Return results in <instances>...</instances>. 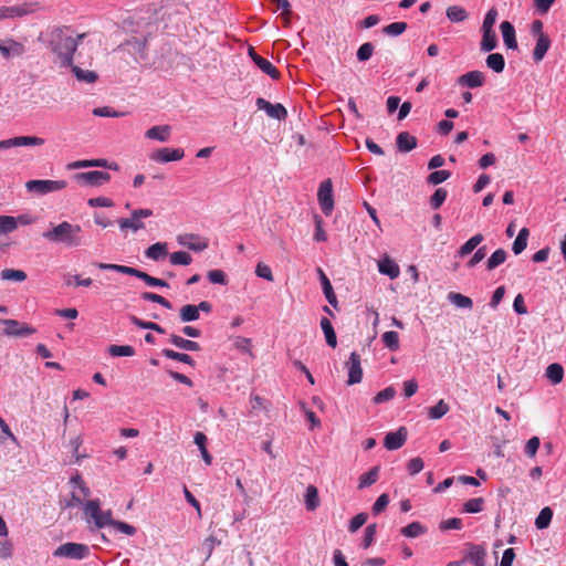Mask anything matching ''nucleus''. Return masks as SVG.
<instances>
[{
    "instance_id": "64",
    "label": "nucleus",
    "mask_w": 566,
    "mask_h": 566,
    "mask_svg": "<svg viewBox=\"0 0 566 566\" xmlns=\"http://www.w3.org/2000/svg\"><path fill=\"white\" fill-rule=\"evenodd\" d=\"M207 276H208L209 281L213 284H221V285L228 284L227 275L222 270H210L207 273Z\"/></svg>"
},
{
    "instance_id": "46",
    "label": "nucleus",
    "mask_w": 566,
    "mask_h": 566,
    "mask_svg": "<svg viewBox=\"0 0 566 566\" xmlns=\"http://www.w3.org/2000/svg\"><path fill=\"white\" fill-rule=\"evenodd\" d=\"M130 322L139 327V328H143V329H150V331H155L159 334H165L166 331L165 328H163L160 325H158L157 323H154V322H146V321H143L140 318H138L137 316L135 315H132L130 316Z\"/></svg>"
},
{
    "instance_id": "4",
    "label": "nucleus",
    "mask_w": 566,
    "mask_h": 566,
    "mask_svg": "<svg viewBox=\"0 0 566 566\" xmlns=\"http://www.w3.org/2000/svg\"><path fill=\"white\" fill-rule=\"evenodd\" d=\"M66 186L67 182L65 180H29L25 184V188L29 192L41 196L62 190Z\"/></svg>"
},
{
    "instance_id": "39",
    "label": "nucleus",
    "mask_w": 566,
    "mask_h": 566,
    "mask_svg": "<svg viewBox=\"0 0 566 566\" xmlns=\"http://www.w3.org/2000/svg\"><path fill=\"white\" fill-rule=\"evenodd\" d=\"M161 354L166 358H169V359H172V360H177V361L190 365L192 367L195 366V360L188 354L175 352V350L168 349V348L163 349Z\"/></svg>"
},
{
    "instance_id": "41",
    "label": "nucleus",
    "mask_w": 566,
    "mask_h": 566,
    "mask_svg": "<svg viewBox=\"0 0 566 566\" xmlns=\"http://www.w3.org/2000/svg\"><path fill=\"white\" fill-rule=\"evenodd\" d=\"M85 167L112 168V166H107L106 159L77 160V161L69 164V166H67L69 169H77V168H85Z\"/></svg>"
},
{
    "instance_id": "1",
    "label": "nucleus",
    "mask_w": 566,
    "mask_h": 566,
    "mask_svg": "<svg viewBox=\"0 0 566 566\" xmlns=\"http://www.w3.org/2000/svg\"><path fill=\"white\" fill-rule=\"evenodd\" d=\"M81 227L63 221L52 229L43 232V238L50 242L64 244L67 248H75L81 244Z\"/></svg>"
},
{
    "instance_id": "37",
    "label": "nucleus",
    "mask_w": 566,
    "mask_h": 566,
    "mask_svg": "<svg viewBox=\"0 0 566 566\" xmlns=\"http://www.w3.org/2000/svg\"><path fill=\"white\" fill-rule=\"evenodd\" d=\"M305 505L308 511H314L319 505V497H318V491L317 488L314 485H308L306 488L305 493Z\"/></svg>"
},
{
    "instance_id": "53",
    "label": "nucleus",
    "mask_w": 566,
    "mask_h": 566,
    "mask_svg": "<svg viewBox=\"0 0 566 566\" xmlns=\"http://www.w3.org/2000/svg\"><path fill=\"white\" fill-rule=\"evenodd\" d=\"M140 297L144 301H149V302L158 303L161 306H164L165 308H168V310L172 308L171 303L168 300H166L165 297H163L161 295H159V294L151 293V292H144V293H142Z\"/></svg>"
},
{
    "instance_id": "58",
    "label": "nucleus",
    "mask_w": 566,
    "mask_h": 566,
    "mask_svg": "<svg viewBox=\"0 0 566 566\" xmlns=\"http://www.w3.org/2000/svg\"><path fill=\"white\" fill-rule=\"evenodd\" d=\"M450 176L451 172L449 170H436L428 176L427 182L436 186L449 179Z\"/></svg>"
},
{
    "instance_id": "24",
    "label": "nucleus",
    "mask_w": 566,
    "mask_h": 566,
    "mask_svg": "<svg viewBox=\"0 0 566 566\" xmlns=\"http://www.w3.org/2000/svg\"><path fill=\"white\" fill-rule=\"evenodd\" d=\"M378 270L381 274L388 275L392 280L397 279L400 274L398 264L388 256L378 262Z\"/></svg>"
},
{
    "instance_id": "15",
    "label": "nucleus",
    "mask_w": 566,
    "mask_h": 566,
    "mask_svg": "<svg viewBox=\"0 0 566 566\" xmlns=\"http://www.w3.org/2000/svg\"><path fill=\"white\" fill-rule=\"evenodd\" d=\"M178 243L196 252L203 251L208 248V241L193 233L179 235Z\"/></svg>"
},
{
    "instance_id": "30",
    "label": "nucleus",
    "mask_w": 566,
    "mask_h": 566,
    "mask_svg": "<svg viewBox=\"0 0 566 566\" xmlns=\"http://www.w3.org/2000/svg\"><path fill=\"white\" fill-rule=\"evenodd\" d=\"M497 45V38L494 30H482L481 50L491 52Z\"/></svg>"
},
{
    "instance_id": "10",
    "label": "nucleus",
    "mask_w": 566,
    "mask_h": 566,
    "mask_svg": "<svg viewBox=\"0 0 566 566\" xmlns=\"http://www.w3.org/2000/svg\"><path fill=\"white\" fill-rule=\"evenodd\" d=\"M74 179L88 186H102L109 181L111 175L106 171L93 170L75 174Z\"/></svg>"
},
{
    "instance_id": "40",
    "label": "nucleus",
    "mask_w": 566,
    "mask_h": 566,
    "mask_svg": "<svg viewBox=\"0 0 566 566\" xmlns=\"http://www.w3.org/2000/svg\"><path fill=\"white\" fill-rule=\"evenodd\" d=\"M507 253L504 249L495 250L486 261V270L492 271L506 260Z\"/></svg>"
},
{
    "instance_id": "62",
    "label": "nucleus",
    "mask_w": 566,
    "mask_h": 566,
    "mask_svg": "<svg viewBox=\"0 0 566 566\" xmlns=\"http://www.w3.org/2000/svg\"><path fill=\"white\" fill-rule=\"evenodd\" d=\"M374 44L370 42H366L359 46L357 50V60L360 62H365L369 60L374 53Z\"/></svg>"
},
{
    "instance_id": "57",
    "label": "nucleus",
    "mask_w": 566,
    "mask_h": 566,
    "mask_svg": "<svg viewBox=\"0 0 566 566\" xmlns=\"http://www.w3.org/2000/svg\"><path fill=\"white\" fill-rule=\"evenodd\" d=\"M377 533V524H369L364 532V537L361 542L363 548H368L375 541V536Z\"/></svg>"
},
{
    "instance_id": "26",
    "label": "nucleus",
    "mask_w": 566,
    "mask_h": 566,
    "mask_svg": "<svg viewBox=\"0 0 566 566\" xmlns=\"http://www.w3.org/2000/svg\"><path fill=\"white\" fill-rule=\"evenodd\" d=\"M170 126L169 125H158L150 127L145 136L149 139H156L159 142H167L170 136Z\"/></svg>"
},
{
    "instance_id": "6",
    "label": "nucleus",
    "mask_w": 566,
    "mask_h": 566,
    "mask_svg": "<svg viewBox=\"0 0 566 566\" xmlns=\"http://www.w3.org/2000/svg\"><path fill=\"white\" fill-rule=\"evenodd\" d=\"M55 557L83 559L90 555V548L85 544L67 542L60 545L53 553Z\"/></svg>"
},
{
    "instance_id": "60",
    "label": "nucleus",
    "mask_w": 566,
    "mask_h": 566,
    "mask_svg": "<svg viewBox=\"0 0 566 566\" xmlns=\"http://www.w3.org/2000/svg\"><path fill=\"white\" fill-rule=\"evenodd\" d=\"M10 42L12 44L11 48L0 44V53L4 57H9L11 55V53L17 54V55H20L23 53L24 48L21 43H18L14 40H10Z\"/></svg>"
},
{
    "instance_id": "22",
    "label": "nucleus",
    "mask_w": 566,
    "mask_h": 566,
    "mask_svg": "<svg viewBox=\"0 0 566 566\" xmlns=\"http://www.w3.org/2000/svg\"><path fill=\"white\" fill-rule=\"evenodd\" d=\"M551 48V39L546 33H541L539 38L536 40V45L533 51V60L538 63L541 62L548 49Z\"/></svg>"
},
{
    "instance_id": "18",
    "label": "nucleus",
    "mask_w": 566,
    "mask_h": 566,
    "mask_svg": "<svg viewBox=\"0 0 566 566\" xmlns=\"http://www.w3.org/2000/svg\"><path fill=\"white\" fill-rule=\"evenodd\" d=\"M469 552L465 555V560H470L474 566H485L486 552L484 547L475 544H467Z\"/></svg>"
},
{
    "instance_id": "5",
    "label": "nucleus",
    "mask_w": 566,
    "mask_h": 566,
    "mask_svg": "<svg viewBox=\"0 0 566 566\" xmlns=\"http://www.w3.org/2000/svg\"><path fill=\"white\" fill-rule=\"evenodd\" d=\"M153 216V210L150 209H136L132 212L130 218H120L117 220V223L122 231H126L128 229L134 232L138 230L145 229V223L142 221L144 218H148Z\"/></svg>"
},
{
    "instance_id": "8",
    "label": "nucleus",
    "mask_w": 566,
    "mask_h": 566,
    "mask_svg": "<svg viewBox=\"0 0 566 566\" xmlns=\"http://www.w3.org/2000/svg\"><path fill=\"white\" fill-rule=\"evenodd\" d=\"M0 324H3L6 328L3 334L8 336H29L35 333V329L28 324L20 323L17 319L1 318Z\"/></svg>"
},
{
    "instance_id": "48",
    "label": "nucleus",
    "mask_w": 566,
    "mask_h": 566,
    "mask_svg": "<svg viewBox=\"0 0 566 566\" xmlns=\"http://www.w3.org/2000/svg\"><path fill=\"white\" fill-rule=\"evenodd\" d=\"M1 280L22 282L27 279V273L22 270L4 269L0 273Z\"/></svg>"
},
{
    "instance_id": "29",
    "label": "nucleus",
    "mask_w": 566,
    "mask_h": 566,
    "mask_svg": "<svg viewBox=\"0 0 566 566\" xmlns=\"http://www.w3.org/2000/svg\"><path fill=\"white\" fill-rule=\"evenodd\" d=\"M17 230V220L11 216H0V235L8 234ZM9 247V243L0 242V250Z\"/></svg>"
},
{
    "instance_id": "43",
    "label": "nucleus",
    "mask_w": 566,
    "mask_h": 566,
    "mask_svg": "<svg viewBox=\"0 0 566 566\" xmlns=\"http://www.w3.org/2000/svg\"><path fill=\"white\" fill-rule=\"evenodd\" d=\"M446 14L451 22H462L468 18V12L460 6L449 7Z\"/></svg>"
},
{
    "instance_id": "14",
    "label": "nucleus",
    "mask_w": 566,
    "mask_h": 566,
    "mask_svg": "<svg viewBox=\"0 0 566 566\" xmlns=\"http://www.w3.org/2000/svg\"><path fill=\"white\" fill-rule=\"evenodd\" d=\"M249 55L262 72L268 74L273 80L280 78L281 73L279 70L269 60L259 55L253 48L249 49Z\"/></svg>"
},
{
    "instance_id": "34",
    "label": "nucleus",
    "mask_w": 566,
    "mask_h": 566,
    "mask_svg": "<svg viewBox=\"0 0 566 566\" xmlns=\"http://www.w3.org/2000/svg\"><path fill=\"white\" fill-rule=\"evenodd\" d=\"M485 62H486L488 67L491 69L492 71H494L495 73L503 72V70L505 67V60L501 53L489 54Z\"/></svg>"
},
{
    "instance_id": "35",
    "label": "nucleus",
    "mask_w": 566,
    "mask_h": 566,
    "mask_svg": "<svg viewBox=\"0 0 566 566\" xmlns=\"http://www.w3.org/2000/svg\"><path fill=\"white\" fill-rule=\"evenodd\" d=\"M179 317L181 322H193L200 317V313L198 312V307L193 304H186L179 311Z\"/></svg>"
},
{
    "instance_id": "56",
    "label": "nucleus",
    "mask_w": 566,
    "mask_h": 566,
    "mask_svg": "<svg viewBox=\"0 0 566 566\" xmlns=\"http://www.w3.org/2000/svg\"><path fill=\"white\" fill-rule=\"evenodd\" d=\"M191 261V255L185 251H177L170 254V262L174 265H189Z\"/></svg>"
},
{
    "instance_id": "31",
    "label": "nucleus",
    "mask_w": 566,
    "mask_h": 566,
    "mask_svg": "<svg viewBox=\"0 0 566 566\" xmlns=\"http://www.w3.org/2000/svg\"><path fill=\"white\" fill-rule=\"evenodd\" d=\"M321 327L324 332L327 345L332 348H335L337 346V336L331 321L326 317H323L321 319Z\"/></svg>"
},
{
    "instance_id": "9",
    "label": "nucleus",
    "mask_w": 566,
    "mask_h": 566,
    "mask_svg": "<svg viewBox=\"0 0 566 566\" xmlns=\"http://www.w3.org/2000/svg\"><path fill=\"white\" fill-rule=\"evenodd\" d=\"M345 366L348 370L347 385L352 386L359 384L363 379L360 355L356 352H353L349 356V359L345 363Z\"/></svg>"
},
{
    "instance_id": "45",
    "label": "nucleus",
    "mask_w": 566,
    "mask_h": 566,
    "mask_svg": "<svg viewBox=\"0 0 566 566\" xmlns=\"http://www.w3.org/2000/svg\"><path fill=\"white\" fill-rule=\"evenodd\" d=\"M450 302L460 308H472L473 302L469 296L460 293L450 292L448 295Z\"/></svg>"
},
{
    "instance_id": "61",
    "label": "nucleus",
    "mask_w": 566,
    "mask_h": 566,
    "mask_svg": "<svg viewBox=\"0 0 566 566\" xmlns=\"http://www.w3.org/2000/svg\"><path fill=\"white\" fill-rule=\"evenodd\" d=\"M367 518H368L367 513H364V512L358 513L349 521L348 531L350 533L357 532L367 522Z\"/></svg>"
},
{
    "instance_id": "20",
    "label": "nucleus",
    "mask_w": 566,
    "mask_h": 566,
    "mask_svg": "<svg viewBox=\"0 0 566 566\" xmlns=\"http://www.w3.org/2000/svg\"><path fill=\"white\" fill-rule=\"evenodd\" d=\"M500 30L503 36L504 44L507 49L516 50L517 41L515 35V29L513 24L509 21H503L500 25Z\"/></svg>"
},
{
    "instance_id": "2",
    "label": "nucleus",
    "mask_w": 566,
    "mask_h": 566,
    "mask_svg": "<svg viewBox=\"0 0 566 566\" xmlns=\"http://www.w3.org/2000/svg\"><path fill=\"white\" fill-rule=\"evenodd\" d=\"M67 28H59L54 32L51 42L53 52L59 56L62 66H72L73 55L77 49V40L66 35L64 31Z\"/></svg>"
},
{
    "instance_id": "36",
    "label": "nucleus",
    "mask_w": 566,
    "mask_h": 566,
    "mask_svg": "<svg viewBox=\"0 0 566 566\" xmlns=\"http://www.w3.org/2000/svg\"><path fill=\"white\" fill-rule=\"evenodd\" d=\"M530 231L527 228H522L513 242L512 250L517 255L521 254L527 247V239Z\"/></svg>"
},
{
    "instance_id": "42",
    "label": "nucleus",
    "mask_w": 566,
    "mask_h": 566,
    "mask_svg": "<svg viewBox=\"0 0 566 566\" xmlns=\"http://www.w3.org/2000/svg\"><path fill=\"white\" fill-rule=\"evenodd\" d=\"M72 72L80 82L94 83L98 75L94 71H84L77 65L72 64Z\"/></svg>"
},
{
    "instance_id": "55",
    "label": "nucleus",
    "mask_w": 566,
    "mask_h": 566,
    "mask_svg": "<svg viewBox=\"0 0 566 566\" xmlns=\"http://www.w3.org/2000/svg\"><path fill=\"white\" fill-rule=\"evenodd\" d=\"M406 22H392L382 29V32L390 36H397L402 34L407 30Z\"/></svg>"
},
{
    "instance_id": "3",
    "label": "nucleus",
    "mask_w": 566,
    "mask_h": 566,
    "mask_svg": "<svg viewBox=\"0 0 566 566\" xmlns=\"http://www.w3.org/2000/svg\"><path fill=\"white\" fill-rule=\"evenodd\" d=\"M84 514L86 517L93 520V522L97 528H103L105 526L113 527V525L116 521V520H113L111 510H107V511L101 510V501L98 499L88 500L87 502H85Z\"/></svg>"
},
{
    "instance_id": "19",
    "label": "nucleus",
    "mask_w": 566,
    "mask_h": 566,
    "mask_svg": "<svg viewBox=\"0 0 566 566\" xmlns=\"http://www.w3.org/2000/svg\"><path fill=\"white\" fill-rule=\"evenodd\" d=\"M317 273L319 276L321 284H322L323 293H324L327 302L333 307L337 308V304H338L337 297H336V294L334 292V289L332 286L329 279L326 276V274L324 273V271L321 268L317 269Z\"/></svg>"
},
{
    "instance_id": "28",
    "label": "nucleus",
    "mask_w": 566,
    "mask_h": 566,
    "mask_svg": "<svg viewBox=\"0 0 566 566\" xmlns=\"http://www.w3.org/2000/svg\"><path fill=\"white\" fill-rule=\"evenodd\" d=\"M379 465L373 467L368 472L359 476L358 489L363 490L375 484L379 478Z\"/></svg>"
},
{
    "instance_id": "12",
    "label": "nucleus",
    "mask_w": 566,
    "mask_h": 566,
    "mask_svg": "<svg viewBox=\"0 0 566 566\" xmlns=\"http://www.w3.org/2000/svg\"><path fill=\"white\" fill-rule=\"evenodd\" d=\"M44 139L36 136H18L4 140H0V149H9L11 147L21 146H41Z\"/></svg>"
},
{
    "instance_id": "33",
    "label": "nucleus",
    "mask_w": 566,
    "mask_h": 566,
    "mask_svg": "<svg viewBox=\"0 0 566 566\" xmlns=\"http://www.w3.org/2000/svg\"><path fill=\"white\" fill-rule=\"evenodd\" d=\"M545 375L553 385H557L562 382L564 378V368L560 364L553 363L546 368Z\"/></svg>"
},
{
    "instance_id": "23",
    "label": "nucleus",
    "mask_w": 566,
    "mask_h": 566,
    "mask_svg": "<svg viewBox=\"0 0 566 566\" xmlns=\"http://www.w3.org/2000/svg\"><path fill=\"white\" fill-rule=\"evenodd\" d=\"M29 13H31V9L29 8V4L2 7V8H0V20L17 18V17H24Z\"/></svg>"
},
{
    "instance_id": "59",
    "label": "nucleus",
    "mask_w": 566,
    "mask_h": 566,
    "mask_svg": "<svg viewBox=\"0 0 566 566\" xmlns=\"http://www.w3.org/2000/svg\"><path fill=\"white\" fill-rule=\"evenodd\" d=\"M138 279L144 281L148 286H160V287L169 286V284L166 281H164L161 279L154 277L144 271H140Z\"/></svg>"
},
{
    "instance_id": "44",
    "label": "nucleus",
    "mask_w": 566,
    "mask_h": 566,
    "mask_svg": "<svg viewBox=\"0 0 566 566\" xmlns=\"http://www.w3.org/2000/svg\"><path fill=\"white\" fill-rule=\"evenodd\" d=\"M552 517H553V511L551 507L546 506V507L542 509L535 520V526L538 530H544V528L548 527L551 524Z\"/></svg>"
},
{
    "instance_id": "7",
    "label": "nucleus",
    "mask_w": 566,
    "mask_h": 566,
    "mask_svg": "<svg viewBox=\"0 0 566 566\" xmlns=\"http://www.w3.org/2000/svg\"><path fill=\"white\" fill-rule=\"evenodd\" d=\"M317 198L322 212L325 216H329L334 209L333 186L331 179H326L321 184Z\"/></svg>"
},
{
    "instance_id": "16",
    "label": "nucleus",
    "mask_w": 566,
    "mask_h": 566,
    "mask_svg": "<svg viewBox=\"0 0 566 566\" xmlns=\"http://www.w3.org/2000/svg\"><path fill=\"white\" fill-rule=\"evenodd\" d=\"M185 151L181 148H161L153 154L151 159L159 163H169L182 159Z\"/></svg>"
},
{
    "instance_id": "27",
    "label": "nucleus",
    "mask_w": 566,
    "mask_h": 566,
    "mask_svg": "<svg viewBox=\"0 0 566 566\" xmlns=\"http://www.w3.org/2000/svg\"><path fill=\"white\" fill-rule=\"evenodd\" d=\"M169 342L172 345H175L176 347H178L180 349H185V350L198 352L201 349L199 343L190 340V339H186L176 334L170 335Z\"/></svg>"
},
{
    "instance_id": "54",
    "label": "nucleus",
    "mask_w": 566,
    "mask_h": 566,
    "mask_svg": "<svg viewBox=\"0 0 566 566\" xmlns=\"http://www.w3.org/2000/svg\"><path fill=\"white\" fill-rule=\"evenodd\" d=\"M448 192L444 188H438L430 197V206L432 209H439L446 201Z\"/></svg>"
},
{
    "instance_id": "52",
    "label": "nucleus",
    "mask_w": 566,
    "mask_h": 566,
    "mask_svg": "<svg viewBox=\"0 0 566 566\" xmlns=\"http://www.w3.org/2000/svg\"><path fill=\"white\" fill-rule=\"evenodd\" d=\"M396 396V389L392 386H389L382 390H380L374 398L373 401L376 405L387 402L394 399Z\"/></svg>"
},
{
    "instance_id": "63",
    "label": "nucleus",
    "mask_w": 566,
    "mask_h": 566,
    "mask_svg": "<svg viewBox=\"0 0 566 566\" xmlns=\"http://www.w3.org/2000/svg\"><path fill=\"white\" fill-rule=\"evenodd\" d=\"M389 495L387 493H382L377 500L376 502L374 503L373 507H371V512L374 515H378L380 514L381 512H384L386 510V507L388 506L389 504Z\"/></svg>"
},
{
    "instance_id": "38",
    "label": "nucleus",
    "mask_w": 566,
    "mask_h": 566,
    "mask_svg": "<svg viewBox=\"0 0 566 566\" xmlns=\"http://www.w3.org/2000/svg\"><path fill=\"white\" fill-rule=\"evenodd\" d=\"M426 532H427V528L420 522H412L400 530V533L403 536L410 537V538H415L420 535H423Z\"/></svg>"
},
{
    "instance_id": "17",
    "label": "nucleus",
    "mask_w": 566,
    "mask_h": 566,
    "mask_svg": "<svg viewBox=\"0 0 566 566\" xmlns=\"http://www.w3.org/2000/svg\"><path fill=\"white\" fill-rule=\"evenodd\" d=\"M485 75L481 71H470L458 78V83L469 88L481 87L484 85Z\"/></svg>"
},
{
    "instance_id": "49",
    "label": "nucleus",
    "mask_w": 566,
    "mask_h": 566,
    "mask_svg": "<svg viewBox=\"0 0 566 566\" xmlns=\"http://www.w3.org/2000/svg\"><path fill=\"white\" fill-rule=\"evenodd\" d=\"M484 507V499L483 497H474L467 501L462 506L463 513H479L483 511Z\"/></svg>"
},
{
    "instance_id": "25",
    "label": "nucleus",
    "mask_w": 566,
    "mask_h": 566,
    "mask_svg": "<svg viewBox=\"0 0 566 566\" xmlns=\"http://www.w3.org/2000/svg\"><path fill=\"white\" fill-rule=\"evenodd\" d=\"M167 254H168V249H167L166 242L154 243L149 248H147L145 251L146 258L154 260V261L163 260L167 256Z\"/></svg>"
},
{
    "instance_id": "32",
    "label": "nucleus",
    "mask_w": 566,
    "mask_h": 566,
    "mask_svg": "<svg viewBox=\"0 0 566 566\" xmlns=\"http://www.w3.org/2000/svg\"><path fill=\"white\" fill-rule=\"evenodd\" d=\"M195 443L198 446L202 460L207 465H210L212 463V455L207 450L206 443H207V437L205 433L198 431L195 434Z\"/></svg>"
},
{
    "instance_id": "11",
    "label": "nucleus",
    "mask_w": 566,
    "mask_h": 566,
    "mask_svg": "<svg viewBox=\"0 0 566 566\" xmlns=\"http://www.w3.org/2000/svg\"><path fill=\"white\" fill-rule=\"evenodd\" d=\"M255 104L259 109L265 111L268 116H270L272 118H275L279 120H285L287 117L286 108L280 103L272 104L269 101H266L265 98L259 97V98H256Z\"/></svg>"
},
{
    "instance_id": "13",
    "label": "nucleus",
    "mask_w": 566,
    "mask_h": 566,
    "mask_svg": "<svg viewBox=\"0 0 566 566\" xmlns=\"http://www.w3.org/2000/svg\"><path fill=\"white\" fill-rule=\"evenodd\" d=\"M407 438V428L400 427L397 431H391L386 434L384 439V447L388 450H398L405 444Z\"/></svg>"
},
{
    "instance_id": "47",
    "label": "nucleus",
    "mask_w": 566,
    "mask_h": 566,
    "mask_svg": "<svg viewBox=\"0 0 566 566\" xmlns=\"http://www.w3.org/2000/svg\"><path fill=\"white\" fill-rule=\"evenodd\" d=\"M382 343L391 352L399 349V335L395 331L385 332L381 336Z\"/></svg>"
},
{
    "instance_id": "21",
    "label": "nucleus",
    "mask_w": 566,
    "mask_h": 566,
    "mask_svg": "<svg viewBox=\"0 0 566 566\" xmlns=\"http://www.w3.org/2000/svg\"><path fill=\"white\" fill-rule=\"evenodd\" d=\"M397 149L401 153H409L417 147V138L408 132H401L396 138Z\"/></svg>"
},
{
    "instance_id": "51",
    "label": "nucleus",
    "mask_w": 566,
    "mask_h": 566,
    "mask_svg": "<svg viewBox=\"0 0 566 566\" xmlns=\"http://www.w3.org/2000/svg\"><path fill=\"white\" fill-rule=\"evenodd\" d=\"M449 411V405L440 399L437 405L429 408L428 416L431 419H440Z\"/></svg>"
},
{
    "instance_id": "50",
    "label": "nucleus",
    "mask_w": 566,
    "mask_h": 566,
    "mask_svg": "<svg viewBox=\"0 0 566 566\" xmlns=\"http://www.w3.org/2000/svg\"><path fill=\"white\" fill-rule=\"evenodd\" d=\"M108 354L113 357L119 356H133L135 355V348L130 345H111L108 347Z\"/></svg>"
}]
</instances>
